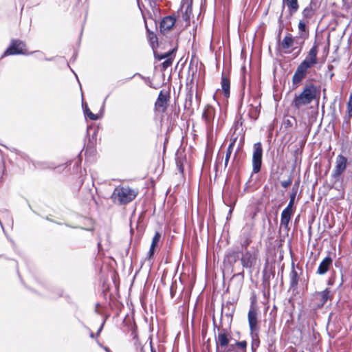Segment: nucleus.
Returning <instances> with one entry per match:
<instances>
[{
  "label": "nucleus",
  "instance_id": "1",
  "mask_svg": "<svg viewBox=\"0 0 352 352\" xmlns=\"http://www.w3.org/2000/svg\"><path fill=\"white\" fill-rule=\"evenodd\" d=\"M318 45L314 43L307 52L305 59L299 64L292 76V84L295 87L300 85L302 80L306 77L309 69L318 63Z\"/></svg>",
  "mask_w": 352,
  "mask_h": 352
},
{
  "label": "nucleus",
  "instance_id": "2",
  "mask_svg": "<svg viewBox=\"0 0 352 352\" xmlns=\"http://www.w3.org/2000/svg\"><path fill=\"white\" fill-rule=\"evenodd\" d=\"M320 91L312 82L307 83L302 88V91L298 95H296L292 104L296 109L307 105L316 99Z\"/></svg>",
  "mask_w": 352,
  "mask_h": 352
},
{
  "label": "nucleus",
  "instance_id": "3",
  "mask_svg": "<svg viewBox=\"0 0 352 352\" xmlns=\"http://www.w3.org/2000/svg\"><path fill=\"white\" fill-rule=\"evenodd\" d=\"M137 195V191L128 186H118L115 188L111 199L115 204L125 205L135 199Z\"/></svg>",
  "mask_w": 352,
  "mask_h": 352
},
{
  "label": "nucleus",
  "instance_id": "4",
  "mask_svg": "<svg viewBox=\"0 0 352 352\" xmlns=\"http://www.w3.org/2000/svg\"><path fill=\"white\" fill-rule=\"evenodd\" d=\"M32 52L28 51L24 41L19 39H12L8 47L5 50L1 58L8 56L30 55Z\"/></svg>",
  "mask_w": 352,
  "mask_h": 352
},
{
  "label": "nucleus",
  "instance_id": "5",
  "mask_svg": "<svg viewBox=\"0 0 352 352\" xmlns=\"http://www.w3.org/2000/svg\"><path fill=\"white\" fill-rule=\"evenodd\" d=\"M248 320L250 327V330L251 331V335L254 340L258 338V311L256 307L252 305L250 307L248 314Z\"/></svg>",
  "mask_w": 352,
  "mask_h": 352
},
{
  "label": "nucleus",
  "instance_id": "6",
  "mask_svg": "<svg viewBox=\"0 0 352 352\" xmlns=\"http://www.w3.org/2000/svg\"><path fill=\"white\" fill-rule=\"evenodd\" d=\"M263 157V148L261 142H256L253 146L252 153V173H257L261 170Z\"/></svg>",
  "mask_w": 352,
  "mask_h": 352
},
{
  "label": "nucleus",
  "instance_id": "7",
  "mask_svg": "<svg viewBox=\"0 0 352 352\" xmlns=\"http://www.w3.org/2000/svg\"><path fill=\"white\" fill-rule=\"evenodd\" d=\"M257 251L246 250L241 252V263L244 268L251 269L253 267L257 261Z\"/></svg>",
  "mask_w": 352,
  "mask_h": 352
},
{
  "label": "nucleus",
  "instance_id": "8",
  "mask_svg": "<svg viewBox=\"0 0 352 352\" xmlns=\"http://www.w3.org/2000/svg\"><path fill=\"white\" fill-rule=\"evenodd\" d=\"M320 7L319 0H310L309 4L302 12V19L309 21Z\"/></svg>",
  "mask_w": 352,
  "mask_h": 352
},
{
  "label": "nucleus",
  "instance_id": "9",
  "mask_svg": "<svg viewBox=\"0 0 352 352\" xmlns=\"http://www.w3.org/2000/svg\"><path fill=\"white\" fill-rule=\"evenodd\" d=\"M331 291L327 288L322 292H316L314 294V299L318 308L322 307L328 300H331Z\"/></svg>",
  "mask_w": 352,
  "mask_h": 352
},
{
  "label": "nucleus",
  "instance_id": "10",
  "mask_svg": "<svg viewBox=\"0 0 352 352\" xmlns=\"http://www.w3.org/2000/svg\"><path fill=\"white\" fill-rule=\"evenodd\" d=\"M175 16L173 15L164 16L160 23V32L163 34H167L175 26Z\"/></svg>",
  "mask_w": 352,
  "mask_h": 352
},
{
  "label": "nucleus",
  "instance_id": "11",
  "mask_svg": "<svg viewBox=\"0 0 352 352\" xmlns=\"http://www.w3.org/2000/svg\"><path fill=\"white\" fill-rule=\"evenodd\" d=\"M346 163L347 160L344 156L342 155H338L336 157V166L333 173V177H338L342 174L346 168Z\"/></svg>",
  "mask_w": 352,
  "mask_h": 352
},
{
  "label": "nucleus",
  "instance_id": "12",
  "mask_svg": "<svg viewBox=\"0 0 352 352\" xmlns=\"http://www.w3.org/2000/svg\"><path fill=\"white\" fill-rule=\"evenodd\" d=\"M179 12L182 14V17L186 23V25H188L190 16L192 12L191 1L182 0L181 2Z\"/></svg>",
  "mask_w": 352,
  "mask_h": 352
},
{
  "label": "nucleus",
  "instance_id": "13",
  "mask_svg": "<svg viewBox=\"0 0 352 352\" xmlns=\"http://www.w3.org/2000/svg\"><path fill=\"white\" fill-rule=\"evenodd\" d=\"M214 116V108L210 104L206 105L204 109L202 118L204 120L208 128L211 129L212 127V123Z\"/></svg>",
  "mask_w": 352,
  "mask_h": 352
},
{
  "label": "nucleus",
  "instance_id": "14",
  "mask_svg": "<svg viewBox=\"0 0 352 352\" xmlns=\"http://www.w3.org/2000/svg\"><path fill=\"white\" fill-rule=\"evenodd\" d=\"M230 339L231 336L230 333H228L226 330L220 331L215 338L217 349H218L219 346H229L228 344Z\"/></svg>",
  "mask_w": 352,
  "mask_h": 352
},
{
  "label": "nucleus",
  "instance_id": "15",
  "mask_svg": "<svg viewBox=\"0 0 352 352\" xmlns=\"http://www.w3.org/2000/svg\"><path fill=\"white\" fill-rule=\"evenodd\" d=\"M168 101V96L161 91L155 104L156 109L162 112L165 111Z\"/></svg>",
  "mask_w": 352,
  "mask_h": 352
},
{
  "label": "nucleus",
  "instance_id": "16",
  "mask_svg": "<svg viewBox=\"0 0 352 352\" xmlns=\"http://www.w3.org/2000/svg\"><path fill=\"white\" fill-rule=\"evenodd\" d=\"M332 262L333 261L331 257H325L320 263L317 270V274L320 275L326 274L329 271L330 266L332 265Z\"/></svg>",
  "mask_w": 352,
  "mask_h": 352
},
{
  "label": "nucleus",
  "instance_id": "17",
  "mask_svg": "<svg viewBox=\"0 0 352 352\" xmlns=\"http://www.w3.org/2000/svg\"><path fill=\"white\" fill-rule=\"evenodd\" d=\"M292 214L293 210L285 208L281 213L280 226L287 229Z\"/></svg>",
  "mask_w": 352,
  "mask_h": 352
},
{
  "label": "nucleus",
  "instance_id": "18",
  "mask_svg": "<svg viewBox=\"0 0 352 352\" xmlns=\"http://www.w3.org/2000/svg\"><path fill=\"white\" fill-rule=\"evenodd\" d=\"M254 102L249 107L248 116L251 119L256 120L260 113V103L257 100H254Z\"/></svg>",
  "mask_w": 352,
  "mask_h": 352
},
{
  "label": "nucleus",
  "instance_id": "19",
  "mask_svg": "<svg viewBox=\"0 0 352 352\" xmlns=\"http://www.w3.org/2000/svg\"><path fill=\"white\" fill-rule=\"evenodd\" d=\"M283 3L287 7L290 14L296 13L299 8L298 0H283Z\"/></svg>",
  "mask_w": 352,
  "mask_h": 352
},
{
  "label": "nucleus",
  "instance_id": "20",
  "mask_svg": "<svg viewBox=\"0 0 352 352\" xmlns=\"http://www.w3.org/2000/svg\"><path fill=\"white\" fill-rule=\"evenodd\" d=\"M221 84L224 96L228 97L230 95V79L224 74H222Z\"/></svg>",
  "mask_w": 352,
  "mask_h": 352
},
{
  "label": "nucleus",
  "instance_id": "21",
  "mask_svg": "<svg viewBox=\"0 0 352 352\" xmlns=\"http://www.w3.org/2000/svg\"><path fill=\"white\" fill-rule=\"evenodd\" d=\"M232 352H246L247 342H236L234 344L229 345Z\"/></svg>",
  "mask_w": 352,
  "mask_h": 352
},
{
  "label": "nucleus",
  "instance_id": "22",
  "mask_svg": "<svg viewBox=\"0 0 352 352\" xmlns=\"http://www.w3.org/2000/svg\"><path fill=\"white\" fill-rule=\"evenodd\" d=\"M294 43V38L292 34H288L286 35L281 42V46L283 49L287 50L292 47Z\"/></svg>",
  "mask_w": 352,
  "mask_h": 352
},
{
  "label": "nucleus",
  "instance_id": "23",
  "mask_svg": "<svg viewBox=\"0 0 352 352\" xmlns=\"http://www.w3.org/2000/svg\"><path fill=\"white\" fill-rule=\"evenodd\" d=\"M148 39L150 42L151 47L155 50L158 46V38L157 35L153 32L148 30L147 28Z\"/></svg>",
  "mask_w": 352,
  "mask_h": 352
},
{
  "label": "nucleus",
  "instance_id": "24",
  "mask_svg": "<svg viewBox=\"0 0 352 352\" xmlns=\"http://www.w3.org/2000/svg\"><path fill=\"white\" fill-rule=\"evenodd\" d=\"M309 23V21L305 20H300L298 23V30L300 32V37H307L309 34V32L307 28V24Z\"/></svg>",
  "mask_w": 352,
  "mask_h": 352
},
{
  "label": "nucleus",
  "instance_id": "25",
  "mask_svg": "<svg viewBox=\"0 0 352 352\" xmlns=\"http://www.w3.org/2000/svg\"><path fill=\"white\" fill-rule=\"evenodd\" d=\"M240 255L241 256V252L239 251H230L226 256L230 263H234L239 260Z\"/></svg>",
  "mask_w": 352,
  "mask_h": 352
},
{
  "label": "nucleus",
  "instance_id": "26",
  "mask_svg": "<svg viewBox=\"0 0 352 352\" xmlns=\"http://www.w3.org/2000/svg\"><path fill=\"white\" fill-rule=\"evenodd\" d=\"M298 283V273L295 270H292L290 273V285L292 287L297 286Z\"/></svg>",
  "mask_w": 352,
  "mask_h": 352
},
{
  "label": "nucleus",
  "instance_id": "27",
  "mask_svg": "<svg viewBox=\"0 0 352 352\" xmlns=\"http://www.w3.org/2000/svg\"><path fill=\"white\" fill-rule=\"evenodd\" d=\"M296 193H297V188L296 190H294V188H293V192L290 195V197H289V202L285 208L289 209V210H293V206H294V201L296 199Z\"/></svg>",
  "mask_w": 352,
  "mask_h": 352
},
{
  "label": "nucleus",
  "instance_id": "28",
  "mask_svg": "<svg viewBox=\"0 0 352 352\" xmlns=\"http://www.w3.org/2000/svg\"><path fill=\"white\" fill-rule=\"evenodd\" d=\"M175 50H176V48H173V49H172L171 51H169L168 52H166V53H164V54H159L156 52H154V54H155V58L160 60H162L164 58H168Z\"/></svg>",
  "mask_w": 352,
  "mask_h": 352
},
{
  "label": "nucleus",
  "instance_id": "29",
  "mask_svg": "<svg viewBox=\"0 0 352 352\" xmlns=\"http://www.w3.org/2000/svg\"><path fill=\"white\" fill-rule=\"evenodd\" d=\"M85 114L91 120H96L98 117L96 114L93 113L90 109L86 105L85 109Z\"/></svg>",
  "mask_w": 352,
  "mask_h": 352
},
{
  "label": "nucleus",
  "instance_id": "30",
  "mask_svg": "<svg viewBox=\"0 0 352 352\" xmlns=\"http://www.w3.org/2000/svg\"><path fill=\"white\" fill-rule=\"evenodd\" d=\"M233 146H234V143H231V144H230V145L228 146V148L227 149L226 159H225V165L226 166H227V164L228 163L229 159L230 157V155H231V153L232 151Z\"/></svg>",
  "mask_w": 352,
  "mask_h": 352
},
{
  "label": "nucleus",
  "instance_id": "31",
  "mask_svg": "<svg viewBox=\"0 0 352 352\" xmlns=\"http://www.w3.org/2000/svg\"><path fill=\"white\" fill-rule=\"evenodd\" d=\"M161 234L159 232H156L153 237L151 245L153 247H156L160 241Z\"/></svg>",
  "mask_w": 352,
  "mask_h": 352
},
{
  "label": "nucleus",
  "instance_id": "32",
  "mask_svg": "<svg viewBox=\"0 0 352 352\" xmlns=\"http://www.w3.org/2000/svg\"><path fill=\"white\" fill-rule=\"evenodd\" d=\"M173 63V58H168L166 60H165L162 63V69L164 70L166 69L169 66H170Z\"/></svg>",
  "mask_w": 352,
  "mask_h": 352
},
{
  "label": "nucleus",
  "instance_id": "33",
  "mask_svg": "<svg viewBox=\"0 0 352 352\" xmlns=\"http://www.w3.org/2000/svg\"><path fill=\"white\" fill-rule=\"evenodd\" d=\"M5 165L3 162H0V182H2L4 174Z\"/></svg>",
  "mask_w": 352,
  "mask_h": 352
},
{
  "label": "nucleus",
  "instance_id": "34",
  "mask_svg": "<svg viewBox=\"0 0 352 352\" xmlns=\"http://www.w3.org/2000/svg\"><path fill=\"white\" fill-rule=\"evenodd\" d=\"M250 240H249L248 239H246L242 243H241V246L242 248L244 249V251H246V250H248L247 248H248V246L250 245Z\"/></svg>",
  "mask_w": 352,
  "mask_h": 352
},
{
  "label": "nucleus",
  "instance_id": "35",
  "mask_svg": "<svg viewBox=\"0 0 352 352\" xmlns=\"http://www.w3.org/2000/svg\"><path fill=\"white\" fill-rule=\"evenodd\" d=\"M292 184V179H288L287 180L282 181L281 185L284 188H287L289 186H290Z\"/></svg>",
  "mask_w": 352,
  "mask_h": 352
},
{
  "label": "nucleus",
  "instance_id": "36",
  "mask_svg": "<svg viewBox=\"0 0 352 352\" xmlns=\"http://www.w3.org/2000/svg\"><path fill=\"white\" fill-rule=\"evenodd\" d=\"M347 109H349V111H352V92L350 94L349 101L347 102Z\"/></svg>",
  "mask_w": 352,
  "mask_h": 352
},
{
  "label": "nucleus",
  "instance_id": "37",
  "mask_svg": "<svg viewBox=\"0 0 352 352\" xmlns=\"http://www.w3.org/2000/svg\"><path fill=\"white\" fill-rule=\"evenodd\" d=\"M63 234L65 236H71L72 235V230L69 228H66L65 230H63Z\"/></svg>",
  "mask_w": 352,
  "mask_h": 352
},
{
  "label": "nucleus",
  "instance_id": "38",
  "mask_svg": "<svg viewBox=\"0 0 352 352\" xmlns=\"http://www.w3.org/2000/svg\"><path fill=\"white\" fill-rule=\"evenodd\" d=\"M155 247H153L152 245H151L150 247V250L148 251V258H150L151 257L153 256V255L154 254V252H155Z\"/></svg>",
  "mask_w": 352,
  "mask_h": 352
},
{
  "label": "nucleus",
  "instance_id": "39",
  "mask_svg": "<svg viewBox=\"0 0 352 352\" xmlns=\"http://www.w3.org/2000/svg\"><path fill=\"white\" fill-rule=\"evenodd\" d=\"M180 164L179 166V172L183 174L184 173V164L183 162H179Z\"/></svg>",
  "mask_w": 352,
  "mask_h": 352
},
{
  "label": "nucleus",
  "instance_id": "40",
  "mask_svg": "<svg viewBox=\"0 0 352 352\" xmlns=\"http://www.w3.org/2000/svg\"><path fill=\"white\" fill-rule=\"evenodd\" d=\"M174 284H175V283H173V285H172V286H171V287H170V296H171V297H172V298H173V297L174 296V295H175V292H174Z\"/></svg>",
  "mask_w": 352,
  "mask_h": 352
},
{
  "label": "nucleus",
  "instance_id": "41",
  "mask_svg": "<svg viewBox=\"0 0 352 352\" xmlns=\"http://www.w3.org/2000/svg\"><path fill=\"white\" fill-rule=\"evenodd\" d=\"M352 117V111H349V109H347V115L346 116V118L350 120Z\"/></svg>",
  "mask_w": 352,
  "mask_h": 352
},
{
  "label": "nucleus",
  "instance_id": "42",
  "mask_svg": "<svg viewBox=\"0 0 352 352\" xmlns=\"http://www.w3.org/2000/svg\"><path fill=\"white\" fill-rule=\"evenodd\" d=\"M226 352H232L231 349L228 346V349L226 351Z\"/></svg>",
  "mask_w": 352,
  "mask_h": 352
},
{
  "label": "nucleus",
  "instance_id": "43",
  "mask_svg": "<svg viewBox=\"0 0 352 352\" xmlns=\"http://www.w3.org/2000/svg\"><path fill=\"white\" fill-rule=\"evenodd\" d=\"M133 333L134 334V338H136L137 337V333H136L135 331H133Z\"/></svg>",
  "mask_w": 352,
  "mask_h": 352
},
{
  "label": "nucleus",
  "instance_id": "44",
  "mask_svg": "<svg viewBox=\"0 0 352 352\" xmlns=\"http://www.w3.org/2000/svg\"><path fill=\"white\" fill-rule=\"evenodd\" d=\"M141 352H144V347H142V348H141Z\"/></svg>",
  "mask_w": 352,
  "mask_h": 352
},
{
  "label": "nucleus",
  "instance_id": "45",
  "mask_svg": "<svg viewBox=\"0 0 352 352\" xmlns=\"http://www.w3.org/2000/svg\"><path fill=\"white\" fill-rule=\"evenodd\" d=\"M105 350L107 351V352H110L108 348H105Z\"/></svg>",
  "mask_w": 352,
  "mask_h": 352
},
{
  "label": "nucleus",
  "instance_id": "46",
  "mask_svg": "<svg viewBox=\"0 0 352 352\" xmlns=\"http://www.w3.org/2000/svg\"><path fill=\"white\" fill-rule=\"evenodd\" d=\"M101 329H102V327L100 329H99L98 333L101 331Z\"/></svg>",
  "mask_w": 352,
  "mask_h": 352
}]
</instances>
